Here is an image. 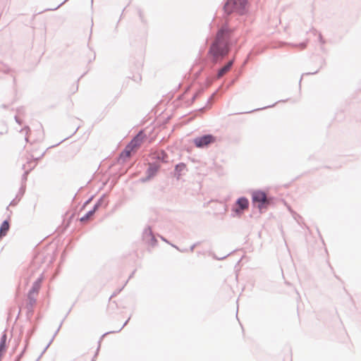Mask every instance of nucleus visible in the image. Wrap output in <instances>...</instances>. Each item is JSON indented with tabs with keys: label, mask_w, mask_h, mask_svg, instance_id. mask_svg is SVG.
<instances>
[{
	"label": "nucleus",
	"mask_w": 361,
	"mask_h": 361,
	"mask_svg": "<svg viewBox=\"0 0 361 361\" xmlns=\"http://www.w3.org/2000/svg\"><path fill=\"white\" fill-rule=\"evenodd\" d=\"M229 31L227 27H222L216 34L215 41L209 49V54L217 61L225 56L228 52V41Z\"/></svg>",
	"instance_id": "1"
},
{
	"label": "nucleus",
	"mask_w": 361,
	"mask_h": 361,
	"mask_svg": "<svg viewBox=\"0 0 361 361\" xmlns=\"http://www.w3.org/2000/svg\"><path fill=\"white\" fill-rule=\"evenodd\" d=\"M246 4V0H227L224 10L228 14L235 12L242 15L245 13Z\"/></svg>",
	"instance_id": "2"
},
{
	"label": "nucleus",
	"mask_w": 361,
	"mask_h": 361,
	"mask_svg": "<svg viewBox=\"0 0 361 361\" xmlns=\"http://www.w3.org/2000/svg\"><path fill=\"white\" fill-rule=\"evenodd\" d=\"M252 200L255 203H259L258 207L262 209L269 204V200L267 197L265 192L262 191H255L252 195Z\"/></svg>",
	"instance_id": "3"
},
{
	"label": "nucleus",
	"mask_w": 361,
	"mask_h": 361,
	"mask_svg": "<svg viewBox=\"0 0 361 361\" xmlns=\"http://www.w3.org/2000/svg\"><path fill=\"white\" fill-rule=\"evenodd\" d=\"M142 240L149 247H154L157 243V240L154 235L149 226L146 228L142 232Z\"/></svg>",
	"instance_id": "4"
},
{
	"label": "nucleus",
	"mask_w": 361,
	"mask_h": 361,
	"mask_svg": "<svg viewBox=\"0 0 361 361\" xmlns=\"http://www.w3.org/2000/svg\"><path fill=\"white\" fill-rule=\"evenodd\" d=\"M216 141V137L212 135H206L198 137L194 140V143L197 147H207L209 145L214 143Z\"/></svg>",
	"instance_id": "5"
},
{
	"label": "nucleus",
	"mask_w": 361,
	"mask_h": 361,
	"mask_svg": "<svg viewBox=\"0 0 361 361\" xmlns=\"http://www.w3.org/2000/svg\"><path fill=\"white\" fill-rule=\"evenodd\" d=\"M35 296L27 295V302L25 305L26 315L27 319H30L34 313V306L36 304Z\"/></svg>",
	"instance_id": "6"
},
{
	"label": "nucleus",
	"mask_w": 361,
	"mask_h": 361,
	"mask_svg": "<svg viewBox=\"0 0 361 361\" xmlns=\"http://www.w3.org/2000/svg\"><path fill=\"white\" fill-rule=\"evenodd\" d=\"M145 136V135L143 134V133L140 131L127 145L128 147L133 149L140 147L143 141Z\"/></svg>",
	"instance_id": "7"
},
{
	"label": "nucleus",
	"mask_w": 361,
	"mask_h": 361,
	"mask_svg": "<svg viewBox=\"0 0 361 361\" xmlns=\"http://www.w3.org/2000/svg\"><path fill=\"white\" fill-rule=\"evenodd\" d=\"M159 169V165L156 163H152L149 164V167L146 171V178L142 179V181H146L151 179L155 176L158 170Z\"/></svg>",
	"instance_id": "8"
},
{
	"label": "nucleus",
	"mask_w": 361,
	"mask_h": 361,
	"mask_svg": "<svg viewBox=\"0 0 361 361\" xmlns=\"http://www.w3.org/2000/svg\"><path fill=\"white\" fill-rule=\"evenodd\" d=\"M39 159V158H36V159H35L34 161H32H32H28L27 163L29 165V169H26L25 164H24L23 166V169L24 170H25V171L24 173L22 176V184H25V182H26L27 179V175H28L30 171H31L32 169L35 168V166H36L35 160H37Z\"/></svg>",
	"instance_id": "9"
},
{
	"label": "nucleus",
	"mask_w": 361,
	"mask_h": 361,
	"mask_svg": "<svg viewBox=\"0 0 361 361\" xmlns=\"http://www.w3.org/2000/svg\"><path fill=\"white\" fill-rule=\"evenodd\" d=\"M249 202L247 199L245 197L239 198L237 201L238 207L235 209L236 213H240L241 211L248 208Z\"/></svg>",
	"instance_id": "10"
},
{
	"label": "nucleus",
	"mask_w": 361,
	"mask_h": 361,
	"mask_svg": "<svg viewBox=\"0 0 361 361\" xmlns=\"http://www.w3.org/2000/svg\"><path fill=\"white\" fill-rule=\"evenodd\" d=\"M9 222L8 220H4L0 226V238L5 236L9 230Z\"/></svg>",
	"instance_id": "11"
},
{
	"label": "nucleus",
	"mask_w": 361,
	"mask_h": 361,
	"mask_svg": "<svg viewBox=\"0 0 361 361\" xmlns=\"http://www.w3.org/2000/svg\"><path fill=\"white\" fill-rule=\"evenodd\" d=\"M233 65V61H229L226 66H224L223 68H221L217 75V77L221 78L223 75H224L226 73H227L230 70Z\"/></svg>",
	"instance_id": "12"
},
{
	"label": "nucleus",
	"mask_w": 361,
	"mask_h": 361,
	"mask_svg": "<svg viewBox=\"0 0 361 361\" xmlns=\"http://www.w3.org/2000/svg\"><path fill=\"white\" fill-rule=\"evenodd\" d=\"M39 288V285H38L37 283H33L31 289L28 292L27 295L35 296V294L38 293Z\"/></svg>",
	"instance_id": "13"
},
{
	"label": "nucleus",
	"mask_w": 361,
	"mask_h": 361,
	"mask_svg": "<svg viewBox=\"0 0 361 361\" xmlns=\"http://www.w3.org/2000/svg\"><path fill=\"white\" fill-rule=\"evenodd\" d=\"M104 199H105V196L103 195L94 204L93 208L92 209V210H94V213L100 207H102L103 205V204L104 202Z\"/></svg>",
	"instance_id": "14"
},
{
	"label": "nucleus",
	"mask_w": 361,
	"mask_h": 361,
	"mask_svg": "<svg viewBox=\"0 0 361 361\" xmlns=\"http://www.w3.org/2000/svg\"><path fill=\"white\" fill-rule=\"evenodd\" d=\"M133 150V149L128 147V146L127 145L125 149L121 153L120 158L122 159L126 157H130L131 155V152Z\"/></svg>",
	"instance_id": "15"
},
{
	"label": "nucleus",
	"mask_w": 361,
	"mask_h": 361,
	"mask_svg": "<svg viewBox=\"0 0 361 361\" xmlns=\"http://www.w3.org/2000/svg\"><path fill=\"white\" fill-rule=\"evenodd\" d=\"M94 210H90L86 214H85L83 216H82L80 219V221L81 222H85L86 221H88L91 216H92L94 215Z\"/></svg>",
	"instance_id": "16"
},
{
	"label": "nucleus",
	"mask_w": 361,
	"mask_h": 361,
	"mask_svg": "<svg viewBox=\"0 0 361 361\" xmlns=\"http://www.w3.org/2000/svg\"><path fill=\"white\" fill-rule=\"evenodd\" d=\"M174 176L177 180L180 178V164H177L175 166Z\"/></svg>",
	"instance_id": "17"
},
{
	"label": "nucleus",
	"mask_w": 361,
	"mask_h": 361,
	"mask_svg": "<svg viewBox=\"0 0 361 361\" xmlns=\"http://www.w3.org/2000/svg\"><path fill=\"white\" fill-rule=\"evenodd\" d=\"M108 333H105L104 334L102 335V336L101 337L100 340L98 342V347H97V351H96V353L94 355V356L93 357L92 361H95V358L98 355V353H99V348H100V345H101V341L102 339L103 338V337L106 335Z\"/></svg>",
	"instance_id": "18"
},
{
	"label": "nucleus",
	"mask_w": 361,
	"mask_h": 361,
	"mask_svg": "<svg viewBox=\"0 0 361 361\" xmlns=\"http://www.w3.org/2000/svg\"><path fill=\"white\" fill-rule=\"evenodd\" d=\"M25 184H22L19 189L18 193L17 195H18L20 198L23 196L25 192Z\"/></svg>",
	"instance_id": "19"
},
{
	"label": "nucleus",
	"mask_w": 361,
	"mask_h": 361,
	"mask_svg": "<svg viewBox=\"0 0 361 361\" xmlns=\"http://www.w3.org/2000/svg\"><path fill=\"white\" fill-rule=\"evenodd\" d=\"M20 200V197L16 195V197L10 202V206H16Z\"/></svg>",
	"instance_id": "20"
},
{
	"label": "nucleus",
	"mask_w": 361,
	"mask_h": 361,
	"mask_svg": "<svg viewBox=\"0 0 361 361\" xmlns=\"http://www.w3.org/2000/svg\"><path fill=\"white\" fill-rule=\"evenodd\" d=\"M61 326V324H60V326H59V328L57 329V330L56 331V332L54 333L52 338L51 339V341H49V343L47 344V345L46 346V348H44V351H45L48 348L49 346L50 345V344L51 343V342L53 341L54 337L56 336V335L58 334V332L60 330V328Z\"/></svg>",
	"instance_id": "21"
},
{
	"label": "nucleus",
	"mask_w": 361,
	"mask_h": 361,
	"mask_svg": "<svg viewBox=\"0 0 361 361\" xmlns=\"http://www.w3.org/2000/svg\"><path fill=\"white\" fill-rule=\"evenodd\" d=\"M6 338H7L6 334L5 332H4V334L1 335V337L0 343H3V344L6 345Z\"/></svg>",
	"instance_id": "22"
},
{
	"label": "nucleus",
	"mask_w": 361,
	"mask_h": 361,
	"mask_svg": "<svg viewBox=\"0 0 361 361\" xmlns=\"http://www.w3.org/2000/svg\"><path fill=\"white\" fill-rule=\"evenodd\" d=\"M8 71H9V69L7 67H6V66H4L3 65H1L0 66V71H2L4 73H8Z\"/></svg>",
	"instance_id": "23"
},
{
	"label": "nucleus",
	"mask_w": 361,
	"mask_h": 361,
	"mask_svg": "<svg viewBox=\"0 0 361 361\" xmlns=\"http://www.w3.org/2000/svg\"><path fill=\"white\" fill-rule=\"evenodd\" d=\"M68 0H65L63 1L62 3H61L59 6H57L56 7H55L54 8H49V10H51V11H54V10H56L57 8H59L61 5H63L65 2H66Z\"/></svg>",
	"instance_id": "24"
},
{
	"label": "nucleus",
	"mask_w": 361,
	"mask_h": 361,
	"mask_svg": "<svg viewBox=\"0 0 361 361\" xmlns=\"http://www.w3.org/2000/svg\"><path fill=\"white\" fill-rule=\"evenodd\" d=\"M24 350H25V349L21 352V353H20V355H18L16 357V358L15 361H20V358H21V357H22V356H23V353H24Z\"/></svg>",
	"instance_id": "25"
},
{
	"label": "nucleus",
	"mask_w": 361,
	"mask_h": 361,
	"mask_svg": "<svg viewBox=\"0 0 361 361\" xmlns=\"http://www.w3.org/2000/svg\"><path fill=\"white\" fill-rule=\"evenodd\" d=\"M129 319H130V318H128V319L126 321V322L123 324V326L118 331H116V332H119L127 324V323L128 322Z\"/></svg>",
	"instance_id": "26"
},
{
	"label": "nucleus",
	"mask_w": 361,
	"mask_h": 361,
	"mask_svg": "<svg viewBox=\"0 0 361 361\" xmlns=\"http://www.w3.org/2000/svg\"><path fill=\"white\" fill-rule=\"evenodd\" d=\"M41 281H42V279H38L33 283H37L40 286H41Z\"/></svg>",
	"instance_id": "27"
},
{
	"label": "nucleus",
	"mask_w": 361,
	"mask_h": 361,
	"mask_svg": "<svg viewBox=\"0 0 361 361\" xmlns=\"http://www.w3.org/2000/svg\"><path fill=\"white\" fill-rule=\"evenodd\" d=\"M92 200V197H90V199H88V200H87L84 203V207H85V205H87V204H89V203L91 202V200Z\"/></svg>",
	"instance_id": "28"
},
{
	"label": "nucleus",
	"mask_w": 361,
	"mask_h": 361,
	"mask_svg": "<svg viewBox=\"0 0 361 361\" xmlns=\"http://www.w3.org/2000/svg\"><path fill=\"white\" fill-rule=\"evenodd\" d=\"M161 154H162V157H160V156H158V157H157V158H158V159H161V160H162L163 161H166L164 160V153L162 152H161Z\"/></svg>",
	"instance_id": "29"
},
{
	"label": "nucleus",
	"mask_w": 361,
	"mask_h": 361,
	"mask_svg": "<svg viewBox=\"0 0 361 361\" xmlns=\"http://www.w3.org/2000/svg\"><path fill=\"white\" fill-rule=\"evenodd\" d=\"M15 120L18 123L20 124L21 122L17 116H15Z\"/></svg>",
	"instance_id": "30"
},
{
	"label": "nucleus",
	"mask_w": 361,
	"mask_h": 361,
	"mask_svg": "<svg viewBox=\"0 0 361 361\" xmlns=\"http://www.w3.org/2000/svg\"><path fill=\"white\" fill-rule=\"evenodd\" d=\"M196 94L195 93H192L191 95V102L194 100L195 98Z\"/></svg>",
	"instance_id": "31"
},
{
	"label": "nucleus",
	"mask_w": 361,
	"mask_h": 361,
	"mask_svg": "<svg viewBox=\"0 0 361 361\" xmlns=\"http://www.w3.org/2000/svg\"><path fill=\"white\" fill-rule=\"evenodd\" d=\"M80 126H78L73 132L72 135H74L77 131L79 129Z\"/></svg>",
	"instance_id": "32"
},
{
	"label": "nucleus",
	"mask_w": 361,
	"mask_h": 361,
	"mask_svg": "<svg viewBox=\"0 0 361 361\" xmlns=\"http://www.w3.org/2000/svg\"><path fill=\"white\" fill-rule=\"evenodd\" d=\"M188 92H186L184 94V98H185V97H188Z\"/></svg>",
	"instance_id": "33"
},
{
	"label": "nucleus",
	"mask_w": 361,
	"mask_h": 361,
	"mask_svg": "<svg viewBox=\"0 0 361 361\" xmlns=\"http://www.w3.org/2000/svg\"><path fill=\"white\" fill-rule=\"evenodd\" d=\"M177 99H180V94L177 96Z\"/></svg>",
	"instance_id": "34"
},
{
	"label": "nucleus",
	"mask_w": 361,
	"mask_h": 361,
	"mask_svg": "<svg viewBox=\"0 0 361 361\" xmlns=\"http://www.w3.org/2000/svg\"><path fill=\"white\" fill-rule=\"evenodd\" d=\"M139 13H140V16L142 17L141 11H140Z\"/></svg>",
	"instance_id": "35"
},
{
	"label": "nucleus",
	"mask_w": 361,
	"mask_h": 361,
	"mask_svg": "<svg viewBox=\"0 0 361 361\" xmlns=\"http://www.w3.org/2000/svg\"><path fill=\"white\" fill-rule=\"evenodd\" d=\"M178 88H180V83L178 84Z\"/></svg>",
	"instance_id": "36"
},
{
	"label": "nucleus",
	"mask_w": 361,
	"mask_h": 361,
	"mask_svg": "<svg viewBox=\"0 0 361 361\" xmlns=\"http://www.w3.org/2000/svg\"><path fill=\"white\" fill-rule=\"evenodd\" d=\"M92 3L93 2V0H91Z\"/></svg>",
	"instance_id": "37"
}]
</instances>
